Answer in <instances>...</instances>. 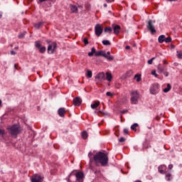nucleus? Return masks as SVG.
Wrapping results in <instances>:
<instances>
[{"label":"nucleus","mask_w":182,"mask_h":182,"mask_svg":"<svg viewBox=\"0 0 182 182\" xmlns=\"http://www.w3.org/2000/svg\"><path fill=\"white\" fill-rule=\"evenodd\" d=\"M91 161H94L97 165L100 164L102 167H107L109 164V157L107 156V154L99 151L93 156Z\"/></svg>","instance_id":"nucleus-1"},{"label":"nucleus","mask_w":182,"mask_h":182,"mask_svg":"<svg viewBox=\"0 0 182 182\" xmlns=\"http://www.w3.org/2000/svg\"><path fill=\"white\" fill-rule=\"evenodd\" d=\"M83 172L73 171L68 176V182H83Z\"/></svg>","instance_id":"nucleus-2"},{"label":"nucleus","mask_w":182,"mask_h":182,"mask_svg":"<svg viewBox=\"0 0 182 182\" xmlns=\"http://www.w3.org/2000/svg\"><path fill=\"white\" fill-rule=\"evenodd\" d=\"M7 130L9 132V134L11 135V137L16 139V137H18V134L21 133V126L18 124H13L12 126L9 127Z\"/></svg>","instance_id":"nucleus-3"},{"label":"nucleus","mask_w":182,"mask_h":182,"mask_svg":"<svg viewBox=\"0 0 182 182\" xmlns=\"http://www.w3.org/2000/svg\"><path fill=\"white\" fill-rule=\"evenodd\" d=\"M46 43L48 44V49H47L48 53H50V55H52L54 53H55L56 48H58V44L56 43V42H53L51 43L52 41H50V40H46Z\"/></svg>","instance_id":"nucleus-4"},{"label":"nucleus","mask_w":182,"mask_h":182,"mask_svg":"<svg viewBox=\"0 0 182 182\" xmlns=\"http://www.w3.org/2000/svg\"><path fill=\"white\" fill-rule=\"evenodd\" d=\"M95 56H103V58H105L107 60H113L114 59V57L112 55H110V52L107 51L106 53V51L105 50H100L95 54Z\"/></svg>","instance_id":"nucleus-5"},{"label":"nucleus","mask_w":182,"mask_h":182,"mask_svg":"<svg viewBox=\"0 0 182 182\" xmlns=\"http://www.w3.org/2000/svg\"><path fill=\"white\" fill-rule=\"evenodd\" d=\"M139 95L136 90L131 92V103L132 105H137L139 103Z\"/></svg>","instance_id":"nucleus-6"},{"label":"nucleus","mask_w":182,"mask_h":182,"mask_svg":"<svg viewBox=\"0 0 182 182\" xmlns=\"http://www.w3.org/2000/svg\"><path fill=\"white\" fill-rule=\"evenodd\" d=\"M157 69L159 73H163L166 76V77L168 76V72H167V66H166L165 65L159 64Z\"/></svg>","instance_id":"nucleus-7"},{"label":"nucleus","mask_w":182,"mask_h":182,"mask_svg":"<svg viewBox=\"0 0 182 182\" xmlns=\"http://www.w3.org/2000/svg\"><path fill=\"white\" fill-rule=\"evenodd\" d=\"M146 28L148 31H150L151 35H154L157 31H156V28H154V25L153 24L152 20H149L146 24Z\"/></svg>","instance_id":"nucleus-8"},{"label":"nucleus","mask_w":182,"mask_h":182,"mask_svg":"<svg viewBox=\"0 0 182 182\" xmlns=\"http://www.w3.org/2000/svg\"><path fill=\"white\" fill-rule=\"evenodd\" d=\"M159 89L160 85H159V83L153 84L149 89L151 95H157Z\"/></svg>","instance_id":"nucleus-9"},{"label":"nucleus","mask_w":182,"mask_h":182,"mask_svg":"<svg viewBox=\"0 0 182 182\" xmlns=\"http://www.w3.org/2000/svg\"><path fill=\"white\" fill-rule=\"evenodd\" d=\"M158 42L159 43H163L164 42H165L166 43H170V42H171V37L166 38V36L161 35L158 38Z\"/></svg>","instance_id":"nucleus-10"},{"label":"nucleus","mask_w":182,"mask_h":182,"mask_svg":"<svg viewBox=\"0 0 182 182\" xmlns=\"http://www.w3.org/2000/svg\"><path fill=\"white\" fill-rule=\"evenodd\" d=\"M35 47L38 49L40 53H45L46 52V47L42 46L39 41H35Z\"/></svg>","instance_id":"nucleus-11"},{"label":"nucleus","mask_w":182,"mask_h":182,"mask_svg":"<svg viewBox=\"0 0 182 182\" xmlns=\"http://www.w3.org/2000/svg\"><path fill=\"white\" fill-rule=\"evenodd\" d=\"M31 182H42L43 181V176L36 173L33 174L31 178Z\"/></svg>","instance_id":"nucleus-12"},{"label":"nucleus","mask_w":182,"mask_h":182,"mask_svg":"<svg viewBox=\"0 0 182 182\" xmlns=\"http://www.w3.org/2000/svg\"><path fill=\"white\" fill-rule=\"evenodd\" d=\"M95 32L96 36L99 37L102 33H103V28L102 27V25L100 24H96L95 27Z\"/></svg>","instance_id":"nucleus-13"},{"label":"nucleus","mask_w":182,"mask_h":182,"mask_svg":"<svg viewBox=\"0 0 182 182\" xmlns=\"http://www.w3.org/2000/svg\"><path fill=\"white\" fill-rule=\"evenodd\" d=\"M95 79H97L99 82H103V80H106V75L105 73H100L95 76Z\"/></svg>","instance_id":"nucleus-14"},{"label":"nucleus","mask_w":182,"mask_h":182,"mask_svg":"<svg viewBox=\"0 0 182 182\" xmlns=\"http://www.w3.org/2000/svg\"><path fill=\"white\" fill-rule=\"evenodd\" d=\"M73 105L74 106H80V105H82V98H80V97L74 98Z\"/></svg>","instance_id":"nucleus-15"},{"label":"nucleus","mask_w":182,"mask_h":182,"mask_svg":"<svg viewBox=\"0 0 182 182\" xmlns=\"http://www.w3.org/2000/svg\"><path fill=\"white\" fill-rule=\"evenodd\" d=\"M58 115L60 116V117H65L66 110L65 109V108L61 107V108L58 109Z\"/></svg>","instance_id":"nucleus-16"},{"label":"nucleus","mask_w":182,"mask_h":182,"mask_svg":"<svg viewBox=\"0 0 182 182\" xmlns=\"http://www.w3.org/2000/svg\"><path fill=\"white\" fill-rule=\"evenodd\" d=\"M113 29L114 35H119L120 33V29H122V27H120L119 25H115Z\"/></svg>","instance_id":"nucleus-17"},{"label":"nucleus","mask_w":182,"mask_h":182,"mask_svg":"<svg viewBox=\"0 0 182 182\" xmlns=\"http://www.w3.org/2000/svg\"><path fill=\"white\" fill-rule=\"evenodd\" d=\"M158 171L160 174H165L166 173V166H159L158 167Z\"/></svg>","instance_id":"nucleus-18"},{"label":"nucleus","mask_w":182,"mask_h":182,"mask_svg":"<svg viewBox=\"0 0 182 182\" xmlns=\"http://www.w3.org/2000/svg\"><path fill=\"white\" fill-rule=\"evenodd\" d=\"M70 11L72 14H77V12H79V10L77 9V6L75 5H70Z\"/></svg>","instance_id":"nucleus-19"},{"label":"nucleus","mask_w":182,"mask_h":182,"mask_svg":"<svg viewBox=\"0 0 182 182\" xmlns=\"http://www.w3.org/2000/svg\"><path fill=\"white\" fill-rule=\"evenodd\" d=\"M132 75H133V70H129L123 75V77L124 79H127V77H130Z\"/></svg>","instance_id":"nucleus-20"},{"label":"nucleus","mask_w":182,"mask_h":182,"mask_svg":"<svg viewBox=\"0 0 182 182\" xmlns=\"http://www.w3.org/2000/svg\"><path fill=\"white\" fill-rule=\"evenodd\" d=\"M6 136V132H5V129H0V137L5 140V136Z\"/></svg>","instance_id":"nucleus-21"},{"label":"nucleus","mask_w":182,"mask_h":182,"mask_svg":"<svg viewBox=\"0 0 182 182\" xmlns=\"http://www.w3.org/2000/svg\"><path fill=\"white\" fill-rule=\"evenodd\" d=\"M106 78L108 82H112V80L113 79V75H112V73L107 72L106 73Z\"/></svg>","instance_id":"nucleus-22"},{"label":"nucleus","mask_w":182,"mask_h":182,"mask_svg":"<svg viewBox=\"0 0 182 182\" xmlns=\"http://www.w3.org/2000/svg\"><path fill=\"white\" fill-rule=\"evenodd\" d=\"M100 105V102L97 101L95 103L91 105V108L97 109Z\"/></svg>","instance_id":"nucleus-23"},{"label":"nucleus","mask_w":182,"mask_h":182,"mask_svg":"<svg viewBox=\"0 0 182 182\" xmlns=\"http://www.w3.org/2000/svg\"><path fill=\"white\" fill-rule=\"evenodd\" d=\"M104 32H105V33H112V32H113V29L112 27H106L104 29Z\"/></svg>","instance_id":"nucleus-24"},{"label":"nucleus","mask_w":182,"mask_h":182,"mask_svg":"<svg viewBox=\"0 0 182 182\" xmlns=\"http://www.w3.org/2000/svg\"><path fill=\"white\" fill-rule=\"evenodd\" d=\"M171 90V85L167 84L166 88L164 89V93H168Z\"/></svg>","instance_id":"nucleus-25"},{"label":"nucleus","mask_w":182,"mask_h":182,"mask_svg":"<svg viewBox=\"0 0 182 182\" xmlns=\"http://www.w3.org/2000/svg\"><path fill=\"white\" fill-rule=\"evenodd\" d=\"M33 26L34 28H36V29H39L41 26H43V22H38L37 23H35Z\"/></svg>","instance_id":"nucleus-26"},{"label":"nucleus","mask_w":182,"mask_h":182,"mask_svg":"<svg viewBox=\"0 0 182 182\" xmlns=\"http://www.w3.org/2000/svg\"><path fill=\"white\" fill-rule=\"evenodd\" d=\"M102 44L105 46H110V45H112V43H110V41L109 40H104V41H102Z\"/></svg>","instance_id":"nucleus-27"},{"label":"nucleus","mask_w":182,"mask_h":182,"mask_svg":"<svg viewBox=\"0 0 182 182\" xmlns=\"http://www.w3.org/2000/svg\"><path fill=\"white\" fill-rule=\"evenodd\" d=\"M93 76V73H92V70H88L86 73V77H88V79H90Z\"/></svg>","instance_id":"nucleus-28"},{"label":"nucleus","mask_w":182,"mask_h":182,"mask_svg":"<svg viewBox=\"0 0 182 182\" xmlns=\"http://www.w3.org/2000/svg\"><path fill=\"white\" fill-rule=\"evenodd\" d=\"M136 127H139V124L135 123L131 126V130H134V132H137V129Z\"/></svg>","instance_id":"nucleus-29"},{"label":"nucleus","mask_w":182,"mask_h":182,"mask_svg":"<svg viewBox=\"0 0 182 182\" xmlns=\"http://www.w3.org/2000/svg\"><path fill=\"white\" fill-rule=\"evenodd\" d=\"M95 174L98 177V178H102V172L99 170H96L94 171Z\"/></svg>","instance_id":"nucleus-30"},{"label":"nucleus","mask_w":182,"mask_h":182,"mask_svg":"<svg viewBox=\"0 0 182 182\" xmlns=\"http://www.w3.org/2000/svg\"><path fill=\"white\" fill-rule=\"evenodd\" d=\"M94 53H96V48L95 47L91 49V52L88 53V56H92Z\"/></svg>","instance_id":"nucleus-31"},{"label":"nucleus","mask_w":182,"mask_h":182,"mask_svg":"<svg viewBox=\"0 0 182 182\" xmlns=\"http://www.w3.org/2000/svg\"><path fill=\"white\" fill-rule=\"evenodd\" d=\"M82 137L84 139V140H86V139H87V132L83 131L82 132Z\"/></svg>","instance_id":"nucleus-32"},{"label":"nucleus","mask_w":182,"mask_h":182,"mask_svg":"<svg viewBox=\"0 0 182 182\" xmlns=\"http://www.w3.org/2000/svg\"><path fill=\"white\" fill-rule=\"evenodd\" d=\"M166 181H170L171 179V173H166Z\"/></svg>","instance_id":"nucleus-33"},{"label":"nucleus","mask_w":182,"mask_h":182,"mask_svg":"<svg viewBox=\"0 0 182 182\" xmlns=\"http://www.w3.org/2000/svg\"><path fill=\"white\" fill-rule=\"evenodd\" d=\"M134 79H136V82H140V80H141V75H135Z\"/></svg>","instance_id":"nucleus-34"},{"label":"nucleus","mask_w":182,"mask_h":182,"mask_svg":"<svg viewBox=\"0 0 182 182\" xmlns=\"http://www.w3.org/2000/svg\"><path fill=\"white\" fill-rule=\"evenodd\" d=\"M25 35H26V31H23V33H21L18 35V38L19 39H23V38H25Z\"/></svg>","instance_id":"nucleus-35"},{"label":"nucleus","mask_w":182,"mask_h":182,"mask_svg":"<svg viewBox=\"0 0 182 182\" xmlns=\"http://www.w3.org/2000/svg\"><path fill=\"white\" fill-rule=\"evenodd\" d=\"M92 156H93V153L89 152L88 157L90 159V163H93V161H92V160H93V158H92Z\"/></svg>","instance_id":"nucleus-36"},{"label":"nucleus","mask_w":182,"mask_h":182,"mask_svg":"<svg viewBox=\"0 0 182 182\" xmlns=\"http://www.w3.org/2000/svg\"><path fill=\"white\" fill-rule=\"evenodd\" d=\"M177 58L178 59H182V51H177Z\"/></svg>","instance_id":"nucleus-37"},{"label":"nucleus","mask_w":182,"mask_h":182,"mask_svg":"<svg viewBox=\"0 0 182 182\" xmlns=\"http://www.w3.org/2000/svg\"><path fill=\"white\" fill-rule=\"evenodd\" d=\"M156 59L155 57L152 58L151 59L148 60V65H153V61Z\"/></svg>","instance_id":"nucleus-38"},{"label":"nucleus","mask_w":182,"mask_h":182,"mask_svg":"<svg viewBox=\"0 0 182 182\" xmlns=\"http://www.w3.org/2000/svg\"><path fill=\"white\" fill-rule=\"evenodd\" d=\"M83 42H84L85 45H89V41L87 40V38H85L83 39Z\"/></svg>","instance_id":"nucleus-39"},{"label":"nucleus","mask_w":182,"mask_h":182,"mask_svg":"<svg viewBox=\"0 0 182 182\" xmlns=\"http://www.w3.org/2000/svg\"><path fill=\"white\" fill-rule=\"evenodd\" d=\"M151 75L155 76V77H159V75L156 73V70L152 71Z\"/></svg>","instance_id":"nucleus-40"},{"label":"nucleus","mask_w":182,"mask_h":182,"mask_svg":"<svg viewBox=\"0 0 182 182\" xmlns=\"http://www.w3.org/2000/svg\"><path fill=\"white\" fill-rule=\"evenodd\" d=\"M119 143H123V142L126 141V139L124 137H121L119 139Z\"/></svg>","instance_id":"nucleus-41"},{"label":"nucleus","mask_w":182,"mask_h":182,"mask_svg":"<svg viewBox=\"0 0 182 182\" xmlns=\"http://www.w3.org/2000/svg\"><path fill=\"white\" fill-rule=\"evenodd\" d=\"M129 112V110L127 109H124L122 111H120V113H122V114H125V113H127Z\"/></svg>","instance_id":"nucleus-42"},{"label":"nucleus","mask_w":182,"mask_h":182,"mask_svg":"<svg viewBox=\"0 0 182 182\" xmlns=\"http://www.w3.org/2000/svg\"><path fill=\"white\" fill-rule=\"evenodd\" d=\"M124 134H129V129H124Z\"/></svg>","instance_id":"nucleus-43"},{"label":"nucleus","mask_w":182,"mask_h":182,"mask_svg":"<svg viewBox=\"0 0 182 182\" xmlns=\"http://www.w3.org/2000/svg\"><path fill=\"white\" fill-rule=\"evenodd\" d=\"M106 95H107V96H109V97L113 96V94H112V92H107L106 93Z\"/></svg>","instance_id":"nucleus-44"},{"label":"nucleus","mask_w":182,"mask_h":182,"mask_svg":"<svg viewBox=\"0 0 182 182\" xmlns=\"http://www.w3.org/2000/svg\"><path fill=\"white\" fill-rule=\"evenodd\" d=\"M11 55H16V52L11 50L10 51Z\"/></svg>","instance_id":"nucleus-45"},{"label":"nucleus","mask_w":182,"mask_h":182,"mask_svg":"<svg viewBox=\"0 0 182 182\" xmlns=\"http://www.w3.org/2000/svg\"><path fill=\"white\" fill-rule=\"evenodd\" d=\"M173 168V164H169L168 165V169L171 170Z\"/></svg>","instance_id":"nucleus-46"},{"label":"nucleus","mask_w":182,"mask_h":182,"mask_svg":"<svg viewBox=\"0 0 182 182\" xmlns=\"http://www.w3.org/2000/svg\"><path fill=\"white\" fill-rule=\"evenodd\" d=\"M125 49H127V50L130 49V46H127L125 47Z\"/></svg>","instance_id":"nucleus-47"},{"label":"nucleus","mask_w":182,"mask_h":182,"mask_svg":"<svg viewBox=\"0 0 182 182\" xmlns=\"http://www.w3.org/2000/svg\"><path fill=\"white\" fill-rule=\"evenodd\" d=\"M99 113H101L102 114H107V113H103L102 111H99Z\"/></svg>","instance_id":"nucleus-48"},{"label":"nucleus","mask_w":182,"mask_h":182,"mask_svg":"<svg viewBox=\"0 0 182 182\" xmlns=\"http://www.w3.org/2000/svg\"><path fill=\"white\" fill-rule=\"evenodd\" d=\"M47 0H39V2H45Z\"/></svg>","instance_id":"nucleus-49"},{"label":"nucleus","mask_w":182,"mask_h":182,"mask_svg":"<svg viewBox=\"0 0 182 182\" xmlns=\"http://www.w3.org/2000/svg\"><path fill=\"white\" fill-rule=\"evenodd\" d=\"M15 50H18V49H19V47H16L14 48Z\"/></svg>","instance_id":"nucleus-50"},{"label":"nucleus","mask_w":182,"mask_h":182,"mask_svg":"<svg viewBox=\"0 0 182 182\" xmlns=\"http://www.w3.org/2000/svg\"><path fill=\"white\" fill-rule=\"evenodd\" d=\"M17 67H18V65H17V64H15V65H14V68H15V69H16V68H17Z\"/></svg>","instance_id":"nucleus-51"},{"label":"nucleus","mask_w":182,"mask_h":182,"mask_svg":"<svg viewBox=\"0 0 182 182\" xmlns=\"http://www.w3.org/2000/svg\"><path fill=\"white\" fill-rule=\"evenodd\" d=\"M112 0H106L107 2L109 3L112 2Z\"/></svg>","instance_id":"nucleus-52"},{"label":"nucleus","mask_w":182,"mask_h":182,"mask_svg":"<svg viewBox=\"0 0 182 182\" xmlns=\"http://www.w3.org/2000/svg\"><path fill=\"white\" fill-rule=\"evenodd\" d=\"M2 106V100H0V107Z\"/></svg>","instance_id":"nucleus-53"},{"label":"nucleus","mask_w":182,"mask_h":182,"mask_svg":"<svg viewBox=\"0 0 182 182\" xmlns=\"http://www.w3.org/2000/svg\"><path fill=\"white\" fill-rule=\"evenodd\" d=\"M104 7H105V8H107V4H104Z\"/></svg>","instance_id":"nucleus-54"},{"label":"nucleus","mask_w":182,"mask_h":182,"mask_svg":"<svg viewBox=\"0 0 182 182\" xmlns=\"http://www.w3.org/2000/svg\"><path fill=\"white\" fill-rule=\"evenodd\" d=\"M134 182H142V181H140V180H136V181H135Z\"/></svg>","instance_id":"nucleus-55"},{"label":"nucleus","mask_w":182,"mask_h":182,"mask_svg":"<svg viewBox=\"0 0 182 182\" xmlns=\"http://www.w3.org/2000/svg\"><path fill=\"white\" fill-rule=\"evenodd\" d=\"M144 149H149V146L146 147V146L144 144Z\"/></svg>","instance_id":"nucleus-56"},{"label":"nucleus","mask_w":182,"mask_h":182,"mask_svg":"<svg viewBox=\"0 0 182 182\" xmlns=\"http://www.w3.org/2000/svg\"><path fill=\"white\" fill-rule=\"evenodd\" d=\"M169 1H177V0H168Z\"/></svg>","instance_id":"nucleus-57"},{"label":"nucleus","mask_w":182,"mask_h":182,"mask_svg":"<svg viewBox=\"0 0 182 182\" xmlns=\"http://www.w3.org/2000/svg\"><path fill=\"white\" fill-rule=\"evenodd\" d=\"M2 18V14L0 13V19Z\"/></svg>","instance_id":"nucleus-58"},{"label":"nucleus","mask_w":182,"mask_h":182,"mask_svg":"<svg viewBox=\"0 0 182 182\" xmlns=\"http://www.w3.org/2000/svg\"><path fill=\"white\" fill-rule=\"evenodd\" d=\"M171 48H174V46H171Z\"/></svg>","instance_id":"nucleus-59"},{"label":"nucleus","mask_w":182,"mask_h":182,"mask_svg":"<svg viewBox=\"0 0 182 182\" xmlns=\"http://www.w3.org/2000/svg\"><path fill=\"white\" fill-rule=\"evenodd\" d=\"M166 63H167L166 61L164 62V65H166Z\"/></svg>","instance_id":"nucleus-60"},{"label":"nucleus","mask_w":182,"mask_h":182,"mask_svg":"<svg viewBox=\"0 0 182 182\" xmlns=\"http://www.w3.org/2000/svg\"><path fill=\"white\" fill-rule=\"evenodd\" d=\"M79 8H82V6H79Z\"/></svg>","instance_id":"nucleus-61"},{"label":"nucleus","mask_w":182,"mask_h":182,"mask_svg":"<svg viewBox=\"0 0 182 182\" xmlns=\"http://www.w3.org/2000/svg\"><path fill=\"white\" fill-rule=\"evenodd\" d=\"M72 180H75V178H72Z\"/></svg>","instance_id":"nucleus-62"}]
</instances>
